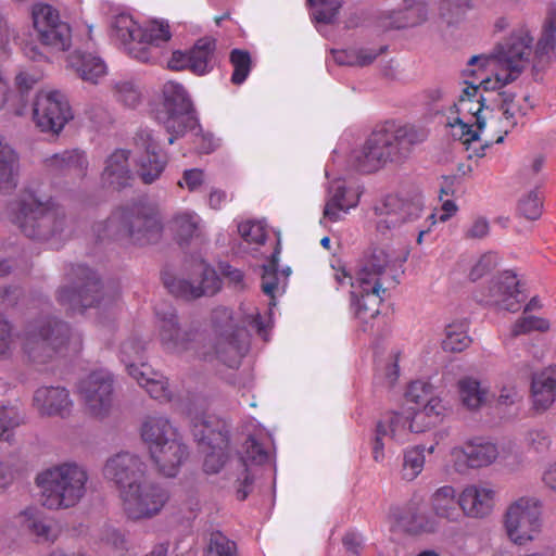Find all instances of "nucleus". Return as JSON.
<instances>
[{"label": "nucleus", "mask_w": 556, "mask_h": 556, "mask_svg": "<svg viewBox=\"0 0 556 556\" xmlns=\"http://www.w3.org/2000/svg\"><path fill=\"white\" fill-rule=\"evenodd\" d=\"M428 136L425 127L396 119L386 121L372 129L361 150L352 153L350 164L364 174L377 172L388 164H402Z\"/></svg>", "instance_id": "obj_1"}, {"label": "nucleus", "mask_w": 556, "mask_h": 556, "mask_svg": "<svg viewBox=\"0 0 556 556\" xmlns=\"http://www.w3.org/2000/svg\"><path fill=\"white\" fill-rule=\"evenodd\" d=\"M8 219L27 238L36 241L62 239L71 227L65 208L24 190L5 208Z\"/></svg>", "instance_id": "obj_2"}, {"label": "nucleus", "mask_w": 556, "mask_h": 556, "mask_svg": "<svg viewBox=\"0 0 556 556\" xmlns=\"http://www.w3.org/2000/svg\"><path fill=\"white\" fill-rule=\"evenodd\" d=\"M99 240L126 238L143 247L160 241L163 224L156 208L148 203L135 202L121 206L111 216L93 226Z\"/></svg>", "instance_id": "obj_3"}, {"label": "nucleus", "mask_w": 556, "mask_h": 556, "mask_svg": "<svg viewBox=\"0 0 556 556\" xmlns=\"http://www.w3.org/2000/svg\"><path fill=\"white\" fill-rule=\"evenodd\" d=\"M87 481V471L70 463L48 468L36 477L40 502L48 509L74 507L85 496Z\"/></svg>", "instance_id": "obj_4"}, {"label": "nucleus", "mask_w": 556, "mask_h": 556, "mask_svg": "<svg viewBox=\"0 0 556 556\" xmlns=\"http://www.w3.org/2000/svg\"><path fill=\"white\" fill-rule=\"evenodd\" d=\"M156 119L164 125L170 135L168 143L173 144L179 137L191 132L202 137V152L210 153L213 150L211 138L202 135V128L195 114L193 104L185 88L174 81H167L163 86L162 110L156 113Z\"/></svg>", "instance_id": "obj_5"}, {"label": "nucleus", "mask_w": 556, "mask_h": 556, "mask_svg": "<svg viewBox=\"0 0 556 556\" xmlns=\"http://www.w3.org/2000/svg\"><path fill=\"white\" fill-rule=\"evenodd\" d=\"M72 336L70 325L52 315L29 320L22 334V351L30 363L46 364L62 350Z\"/></svg>", "instance_id": "obj_6"}, {"label": "nucleus", "mask_w": 556, "mask_h": 556, "mask_svg": "<svg viewBox=\"0 0 556 556\" xmlns=\"http://www.w3.org/2000/svg\"><path fill=\"white\" fill-rule=\"evenodd\" d=\"M71 286H62L56 291L58 303L70 314L84 313L88 307L111 302L103 292V286L96 271L84 265H72L67 273Z\"/></svg>", "instance_id": "obj_7"}, {"label": "nucleus", "mask_w": 556, "mask_h": 556, "mask_svg": "<svg viewBox=\"0 0 556 556\" xmlns=\"http://www.w3.org/2000/svg\"><path fill=\"white\" fill-rule=\"evenodd\" d=\"M389 263V255L378 247L368 249L359 260L355 279L359 289L365 291L363 307L367 308L368 300L377 306L383 301L387 290L399 283L395 276L384 277Z\"/></svg>", "instance_id": "obj_8"}, {"label": "nucleus", "mask_w": 556, "mask_h": 556, "mask_svg": "<svg viewBox=\"0 0 556 556\" xmlns=\"http://www.w3.org/2000/svg\"><path fill=\"white\" fill-rule=\"evenodd\" d=\"M119 496L125 514L134 520L152 518L157 515L169 498L165 488L146 481L144 478L130 489L123 490Z\"/></svg>", "instance_id": "obj_9"}, {"label": "nucleus", "mask_w": 556, "mask_h": 556, "mask_svg": "<svg viewBox=\"0 0 556 556\" xmlns=\"http://www.w3.org/2000/svg\"><path fill=\"white\" fill-rule=\"evenodd\" d=\"M193 278L170 277L164 279V286L169 293L184 300H195L211 296L220 290L222 281L216 270L204 260L197 258L192 267Z\"/></svg>", "instance_id": "obj_10"}, {"label": "nucleus", "mask_w": 556, "mask_h": 556, "mask_svg": "<svg viewBox=\"0 0 556 556\" xmlns=\"http://www.w3.org/2000/svg\"><path fill=\"white\" fill-rule=\"evenodd\" d=\"M508 538L518 545L533 540L541 528V502L535 497H520L505 515Z\"/></svg>", "instance_id": "obj_11"}, {"label": "nucleus", "mask_w": 556, "mask_h": 556, "mask_svg": "<svg viewBox=\"0 0 556 556\" xmlns=\"http://www.w3.org/2000/svg\"><path fill=\"white\" fill-rule=\"evenodd\" d=\"M33 115L37 127L52 135H59L73 118L68 100L60 91L38 93L33 104Z\"/></svg>", "instance_id": "obj_12"}, {"label": "nucleus", "mask_w": 556, "mask_h": 556, "mask_svg": "<svg viewBox=\"0 0 556 556\" xmlns=\"http://www.w3.org/2000/svg\"><path fill=\"white\" fill-rule=\"evenodd\" d=\"M422 210L424 201L420 194L412 197L389 194L375 207L376 214L380 217L377 230L386 233L404 223L413 222L420 217Z\"/></svg>", "instance_id": "obj_13"}, {"label": "nucleus", "mask_w": 556, "mask_h": 556, "mask_svg": "<svg viewBox=\"0 0 556 556\" xmlns=\"http://www.w3.org/2000/svg\"><path fill=\"white\" fill-rule=\"evenodd\" d=\"M532 42L529 33L520 29L496 47L491 58L496 59L505 71L504 83H513L522 73L532 51Z\"/></svg>", "instance_id": "obj_14"}, {"label": "nucleus", "mask_w": 556, "mask_h": 556, "mask_svg": "<svg viewBox=\"0 0 556 556\" xmlns=\"http://www.w3.org/2000/svg\"><path fill=\"white\" fill-rule=\"evenodd\" d=\"M33 23L38 39L43 46L65 51L71 46V27L60 20L59 12L49 4H37L33 9Z\"/></svg>", "instance_id": "obj_15"}, {"label": "nucleus", "mask_w": 556, "mask_h": 556, "mask_svg": "<svg viewBox=\"0 0 556 556\" xmlns=\"http://www.w3.org/2000/svg\"><path fill=\"white\" fill-rule=\"evenodd\" d=\"M79 392L90 415L105 417L113 404V375L103 369L92 371L80 381Z\"/></svg>", "instance_id": "obj_16"}, {"label": "nucleus", "mask_w": 556, "mask_h": 556, "mask_svg": "<svg viewBox=\"0 0 556 556\" xmlns=\"http://www.w3.org/2000/svg\"><path fill=\"white\" fill-rule=\"evenodd\" d=\"M523 299L517 275L505 270L490 281L488 293L479 301L508 312H517Z\"/></svg>", "instance_id": "obj_17"}, {"label": "nucleus", "mask_w": 556, "mask_h": 556, "mask_svg": "<svg viewBox=\"0 0 556 556\" xmlns=\"http://www.w3.org/2000/svg\"><path fill=\"white\" fill-rule=\"evenodd\" d=\"M146 465L134 454L128 452L118 453L110 457L103 468L104 477L113 481L119 490L130 489L144 478Z\"/></svg>", "instance_id": "obj_18"}, {"label": "nucleus", "mask_w": 556, "mask_h": 556, "mask_svg": "<svg viewBox=\"0 0 556 556\" xmlns=\"http://www.w3.org/2000/svg\"><path fill=\"white\" fill-rule=\"evenodd\" d=\"M134 140L137 149L142 150L136 161V173L143 184L150 185L163 173L166 159L161 155L159 144L153 140L150 130L140 129Z\"/></svg>", "instance_id": "obj_19"}, {"label": "nucleus", "mask_w": 556, "mask_h": 556, "mask_svg": "<svg viewBox=\"0 0 556 556\" xmlns=\"http://www.w3.org/2000/svg\"><path fill=\"white\" fill-rule=\"evenodd\" d=\"M156 316L160 319V340L165 350L173 353H180L191 349L198 337L194 329L182 330L178 324L176 312L172 307L166 309L156 308Z\"/></svg>", "instance_id": "obj_20"}, {"label": "nucleus", "mask_w": 556, "mask_h": 556, "mask_svg": "<svg viewBox=\"0 0 556 556\" xmlns=\"http://www.w3.org/2000/svg\"><path fill=\"white\" fill-rule=\"evenodd\" d=\"M45 166L52 177L75 181L87 175L88 159L79 149L65 150L47 157Z\"/></svg>", "instance_id": "obj_21"}, {"label": "nucleus", "mask_w": 556, "mask_h": 556, "mask_svg": "<svg viewBox=\"0 0 556 556\" xmlns=\"http://www.w3.org/2000/svg\"><path fill=\"white\" fill-rule=\"evenodd\" d=\"M150 454L164 476L175 477L178 468L188 457V448L177 432L161 444L153 446Z\"/></svg>", "instance_id": "obj_22"}, {"label": "nucleus", "mask_w": 556, "mask_h": 556, "mask_svg": "<svg viewBox=\"0 0 556 556\" xmlns=\"http://www.w3.org/2000/svg\"><path fill=\"white\" fill-rule=\"evenodd\" d=\"M117 36L126 41L127 38L131 40H143L160 48V43L166 42L170 39L169 27L167 24L152 23L149 27H140L132 18L126 15H121L115 21Z\"/></svg>", "instance_id": "obj_23"}, {"label": "nucleus", "mask_w": 556, "mask_h": 556, "mask_svg": "<svg viewBox=\"0 0 556 556\" xmlns=\"http://www.w3.org/2000/svg\"><path fill=\"white\" fill-rule=\"evenodd\" d=\"M129 151L117 149L105 161L101 175L104 186L121 191L131 187L135 176L129 168Z\"/></svg>", "instance_id": "obj_24"}, {"label": "nucleus", "mask_w": 556, "mask_h": 556, "mask_svg": "<svg viewBox=\"0 0 556 556\" xmlns=\"http://www.w3.org/2000/svg\"><path fill=\"white\" fill-rule=\"evenodd\" d=\"M34 403L42 415L66 417L73 402L68 391L61 387H41L34 394Z\"/></svg>", "instance_id": "obj_25"}, {"label": "nucleus", "mask_w": 556, "mask_h": 556, "mask_svg": "<svg viewBox=\"0 0 556 556\" xmlns=\"http://www.w3.org/2000/svg\"><path fill=\"white\" fill-rule=\"evenodd\" d=\"M428 18V9L424 2L406 0L397 10L390 11L381 17V26L384 28L403 29L415 27L425 23Z\"/></svg>", "instance_id": "obj_26"}, {"label": "nucleus", "mask_w": 556, "mask_h": 556, "mask_svg": "<svg viewBox=\"0 0 556 556\" xmlns=\"http://www.w3.org/2000/svg\"><path fill=\"white\" fill-rule=\"evenodd\" d=\"M531 399L538 413L545 412L556 401V369L553 367L532 374Z\"/></svg>", "instance_id": "obj_27"}, {"label": "nucleus", "mask_w": 556, "mask_h": 556, "mask_svg": "<svg viewBox=\"0 0 556 556\" xmlns=\"http://www.w3.org/2000/svg\"><path fill=\"white\" fill-rule=\"evenodd\" d=\"M191 431L194 440L203 446L228 442L226 425L215 416L202 414L192 419Z\"/></svg>", "instance_id": "obj_28"}, {"label": "nucleus", "mask_w": 556, "mask_h": 556, "mask_svg": "<svg viewBox=\"0 0 556 556\" xmlns=\"http://www.w3.org/2000/svg\"><path fill=\"white\" fill-rule=\"evenodd\" d=\"M457 470L463 467L480 468L493 463L498 451L491 442H469L462 450L455 451Z\"/></svg>", "instance_id": "obj_29"}, {"label": "nucleus", "mask_w": 556, "mask_h": 556, "mask_svg": "<svg viewBox=\"0 0 556 556\" xmlns=\"http://www.w3.org/2000/svg\"><path fill=\"white\" fill-rule=\"evenodd\" d=\"M397 525L404 532L413 535L433 533L438 530V521L418 504H408L397 516Z\"/></svg>", "instance_id": "obj_30"}, {"label": "nucleus", "mask_w": 556, "mask_h": 556, "mask_svg": "<svg viewBox=\"0 0 556 556\" xmlns=\"http://www.w3.org/2000/svg\"><path fill=\"white\" fill-rule=\"evenodd\" d=\"M249 342L245 333L238 332L215 339L214 350L216 357L229 368L240 365L242 357L248 351Z\"/></svg>", "instance_id": "obj_31"}, {"label": "nucleus", "mask_w": 556, "mask_h": 556, "mask_svg": "<svg viewBox=\"0 0 556 556\" xmlns=\"http://www.w3.org/2000/svg\"><path fill=\"white\" fill-rule=\"evenodd\" d=\"M495 492L484 486L470 485L460 494L463 513L470 517L486 516L493 506Z\"/></svg>", "instance_id": "obj_32"}, {"label": "nucleus", "mask_w": 556, "mask_h": 556, "mask_svg": "<svg viewBox=\"0 0 556 556\" xmlns=\"http://www.w3.org/2000/svg\"><path fill=\"white\" fill-rule=\"evenodd\" d=\"M216 40L203 37L195 41L189 50L190 72L202 76L213 71L215 66Z\"/></svg>", "instance_id": "obj_33"}, {"label": "nucleus", "mask_w": 556, "mask_h": 556, "mask_svg": "<svg viewBox=\"0 0 556 556\" xmlns=\"http://www.w3.org/2000/svg\"><path fill=\"white\" fill-rule=\"evenodd\" d=\"M431 508L438 518L456 521L462 516L460 497L456 500L455 490L450 485L438 489L431 496Z\"/></svg>", "instance_id": "obj_34"}, {"label": "nucleus", "mask_w": 556, "mask_h": 556, "mask_svg": "<svg viewBox=\"0 0 556 556\" xmlns=\"http://www.w3.org/2000/svg\"><path fill=\"white\" fill-rule=\"evenodd\" d=\"M18 159L14 150L0 137V193L17 187Z\"/></svg>", "instance_id": "obj_35"}, {"label": "nucleus", "mask_w": 556, "mask_h": 556, "mask_svg": "<svg viewBox=\"0 0 556 556\" xmlns=\"http://www.w3.org/2000/svg\"><path fill=\"white\" fill-rule=\"evenodd\" d=\"M68 61L78 76L85 81L97 84L98 79L106 73L104 62L91 53L77 50L70 55Z\"/></svg>", "instance_id": "obj_36"}, {"label": "nucleus", "mask_w": 556, "mask_h": 556, "mask_svg": "<svg viewBox=\"0 0 556 556\" xmlns=\"http://www.w3.org/2000/svg\"><path fill=\"white\" fill-rule=\"evenodd\" d=\"M23 529L38 543H53L60 534L59 526L53 520L27 511L24 513Z\"/></svg>", "instance_id": "obj_37"}, {"label": "nucleus", "mask_w": 556, "mask_h": 556, "mask_svg": "<svg viewBox=\"0 0 556 556\" xmlns=\"http://www.w3.org/2000/svg\"><path fill=\"white\" fill-rule=\"evenodd\" d=\"M177 433V430L164 417H148L141 427V438L148 444L149 451L156 444Z\"/></svg>", "instance_id": "obj_38"}, {"label": "nucleus", "mask_w": 556, "mask_h": 556, "mask_svg": "<svg viewBox=\"0 0 556 556\" xmlns=\"http://www.w3.org/2000/svg\"><path fill=\"white\" fill-rule=\"evenodd\" d=\"M146 345L144 342L138 338H129L121 345V361L125 364L128 374L131 377H137L141 368L146 367L143 363Z\"/></svg>", "instance_id": "obj_39"}, {"label": "nucleus", "mask_w": 556, "mask_h": 556, "mask_svg": "<svg viewBox=\"0 0 556 556\" xmlns=\"http://www.w3.org/2000/svg\"><path fill=\"white\" fill-rule=\"evenodd\" d=\"M329 192L331 195L325 205L324 216L337 222L340 219V213H346L355 203L346 200V188L339 181L330 186Z\"/></svg>", "instance_id": "obj_40"}, {"label": "nucleus", "mask_w": 556, "mask_h": 556, "mask_svg": "<svg viewBox=\"0 0 556 556\" xmlns=\"http://www.w3.org/2000/svg\"><path fill=\"white\" fill-rule=\"evenodd\" d=\"M458 392L463 405L470 410L478 409L486 401V391L471 377L458 381Z\"/></svg>", "instance_id": "obj_41"}, {"label": "nucleus", "mask_w": 556, "mask_h": 556, "mask_svg": "<svg viewBox=\"0 0 556 556\" xmlns=\"http://www.w3.org/2000/svg\"><path fill=\"white\" fill-rule=\"evenodd\" d=\"M229 62L233 67L231 83L240 86L245 81L252 70L251 54L247 50L232 49L229 53Z\"/></svg>", "instance_id": "obj_42"}, {"label": "nucleus", "mask_w": 556, "mask_h": 556, "mask_svg": "<svg viewBox=\"0 0 556 556\" xmlns=\"http://www.w3.org/2000/svg\"><path fill=\"white\" fill-rule=\"evenodd\" d=\"M174 229L179 241L188 242L200 233V217L192 213L178 214L173 220Z\"/></svg>", "instance_id": "obj_43"}, {"label": "nucleus", "mask_w": 556, "mask_h": 556, "mask_svg": "<svg viewBox=\"0 0 556 556\" xmlns=\"http://www.w3.org/2000/svg\"><path fill=\"white\" fill-rule=\"evenodd\" d=\"M212 326L215 333V339L228 334L243 332L239 328L232 317V312L227 307H217L212 312Z\"/></svg>", "instance_id": "obj_44"}, {"label": "nucleus", "mask_w": 556, "mask_h": 556, "mask_svg": "<svg viewBox=\"0 0 556 556\" xmlns=\"http://www.w3.org/2000/svg\"><path fill=\"white\" fill-rule=\"evenodd\" d=\"M543 202L544 197L539 187H535L519 200L518 212L529 220H536L542 215Z\"/></svg>", "instance_id": "obj_45"}, {"label": "nucleus", "mask_w": 556, "mask_h": 556, "mask_svg": "<svg viewBox=\"0 0 556 556\" xmlns=\"http://www.w3.org/2000/svg\"><path fill=\"white\" fill-rule=\"evenodd\" d=\"M314 8L313 21L323 24H332L342 7L341 0H307Z\"/></svg>", "instance_id": "obj_46"}, {"label": "nucleus", "mask_w": 556, "mask_h": 556, "mask_svg": "<svg viewBox=\"0 0 556 556\" xmlns=\"http://www.w3.org/2000/svg\"><path fill=\"white\" fill-rule=\"evenodd\" d=\"M424 451V447L415 446L404 453L401 471L404 480L412 481L421 472L425 465Z\"/></svg>", "instance_id": "obj_47"}, {"label": "nucleus", "mask_w": 556, "mask_h": 556, "mask_svg": "<svg viewBox=\"0 0 556 556\" xmlns=\"http://www.w3.org/2000/svg\"><path fill=\"white\" fill-rule=\"evenodd\" d=\"M279 248H276L275 252L271 254L270 258L268 260L267 264H264L262 266V291L270 296L274 298L275 292L278 288V262H279Z\"/></svg>", "instance_id": "obj_48"}, {"label": "nucleus", "mask_w": 556, "mask_h": 556, "mask_svg": "<svg viewBox=\"0 0 556 556\" xmlns=\"http://www.w3.org/2000/svg\"><path fill=\"white\" fill-rule=\"evenodd\" d=\"M125 43H128V52L129 54L142 63H156L160 58V48L148 43L143 40H131L128 39L124 41Z\"/></svg>", "instance_id": "obj_49"}, {"label": "nucleus", "mask_w": 556, "mask_h": 556, "mask_svg": "<svg viewBox=\"0 0 556 556\" xmlns=\"http://www.w3.org/2000/svg\"><path fill=\"white\" fill-rule=\"evenodd\" d=\"M207 450H203L205 453V458L203 463V469L206 473H217L224 467L228 459V455L226 450L228 447V442L224 444H215L205 446Z\"/></svg>", "instance_id": "obj_50"}, {"label": "nucleus", "mask_w": 556, "mask_h": 556, "mask_svg": "<svg viewBox=\"0 0 556 556\" xmlns=\"http://www.w3.org/2000/svg\"><path fill=\"white\" fill-rule=\"evenodd\" d=\"M240 459L243 468H249V463L254 465L266 463L268 460V453L254 437L250 435L243 444V454Z\"/></svg>", "instance_id": "obj_51"}, {"label": "nucleus", "mask_w": 556, "mask_h": 556, "mask_svg": "<svg viewBox=\"0 0 556 556\" xmlns=\"http://www.w3.org/2000/svg\"><path fill=\"white\" fill-rule=\"evenodd\" d=\"M114 96L117 101L129 108H135L141 99L138 86L131 80H119L113 86Z\"/></svg>", "instance_id": "obj_52"}, {"label": "nucleus", "mask_w": 556, "mask_h": 556, "mask_svg": "<svg viewBox=\"0 0 556 556\" xmlns=\"http://www.w3.org/2000/svg\"><path fill=\"white\" fill-rule=\"evenodd\" d=\"M206 556H237V545L222 532L211 534Z\"/></svg>", "instance_id": "obj_53"}, {"label": "nucleus", "mask_w": 556, "mask_h": 556, "mask_svg": "<svg viewBox=\"0 0 556 556\" xmlns=\"http://www.w3.org/2000/svg\"><path fill=\"white\" fill-rule=\"evenodd\" d=\"M137 382L146 389L149 395L155 400H168L169 390L167 382L163 379H154L147 377V374L140 370L137 377H134Z\"/></svg>", "instance_id": "obj_54"}, {"label": "nucleus", "mask_w": 556, "mask_h": 556, "mask_svg": "<svg viewBox=\"0 0 556 556\" xmlns=\"http://www.w3.org/2000/svg\"><path fill=\"white\" fill-rule=\"evenodd\" d=\"M448 126L452 128V137L463 141L464 144L469 146L472 141H477L480 138L479 129L473 130L469 123H465L459 117L450 122Z\"/></svg>", "instance_id": "obj_55"}, {"label": "nucleus", "mask_w": 556, "mask_h": 556, "mask_svg": "<svg viewBox=\"0 0 556 556\" xmlns=\"http://www.w3.org/2000/svg\"><path fill=\"white\" fill-rule=\"evenodd\" d=\"M548 320L536 316H527L518 319L517 323L514 325L513 336L517 337L520 334L528 333L532 330L544 332L548 330Z\"/></svg>", "instance_id": "obj_56"}, {"label": "nucleus", "mask_w": 556, "mask_h": 556, "mask_svg": "<svg viewBox=\"0 0 556 556\" xmlns=\"http://www.w3.org/2000/svg\"><path fill=\"white\" fill-rule=\"evenodd\" d=\"M431 395H433V387L429 382L421 380L412 382L405 392L407 402L417 405L424 404Z\"/></svg>", "instance_id": "obj_57"}, {"label": "nucleus", "mask_w": 556, "mask_h": 556, "mask_svg": "<svg viewBox=\"0 0 556 556\" xmlns=\"http://www.w3.org/2000/svg\"><path fill=\"white\" fill-rule=\"evenodd\" d=\"M470 342V338L465 332H456L453 330L452 326H448L442 346L448 352H462Z\"/></svg>", "instance_id": "obj_58"}, {"label": "nucleus", "mask_w": 556, "mask_h": 556, "mask_svg": "<svg viewBox=\"0 0 556 556\" xmlns=\"http://www.w3.org/2000/svg\"><path fill=\"white\" fill-rule=\"evenodd\" d=\"M422 405L424 407L419 410L429 419L428 425H438L442 421L445 406L439 397L431 395Z\"/></svg>", "instance_id": "obj_59"}, {"label": "nucleus", "mask_w": 556, "mask_h": 556, "mask_svg": "<svg viewBox=\"0 0 556 556\" xmlns=\"http://www.w3.org/2000/svg\"><path fill=\"white\" fill-rule=\"evenodd\" d=\"M496 254L492 252L483 254L471 268L469 273V279L471 281H477L478 279L482 278L485 274L490 273L496 266Z\"/></svg>", "instance_id": "obj_60"}, {"label": "nucleus", "mask_w": 556, "mask_h": 556, "mask_svg": "<svg viewBox=\"0 0 556 556\" xmlns=\"http://www.w3.org/2000/svg\"><path fill=\"white\" fill-rule=\"evenodd\" d=\"M236 497L244 501L253 490L254 473L249 468H243L236 481Z\"/></svg>", "instance_id": "obj_61"}, {"label": "nucleus", "mask_w": 556, "mask_h": 556, "mask_svg": "<svg viewBox=\"0 0 556 556\" xmlns=\"http://www.w3.org/2000/svg\"><path fill=\"white\" fill-rule=\"evenodd\" d=\"M18 426L16 413L2 406L0 409V438L8 441L10 438L9 429Z\"/></svg>", "instance_id": "obj_62"}, {"label": "nucleus", "mask_w": 556, "mask_h": 556, "mask_svg": "<svg viewBox=\"0 0 556 556\" xmlns=\"http://www.w3.org/2000/svg\"><path fill=\"white\" fill-rule=\"evenodd\" d=\"M342 544L349 556H361L364 541L359 533L350 531L342 538Z\"/></svg>", "instance_id": "obj_63"}, {"label": "nucleus", "mask_w": 556, "mask_h": 556, "mask_svg": "<svg viewBox=\"0 0 556 556\" xmlns=\"http://www.w3.org/2000/svg\"><path fill=\"white\" fill-rule=\"evenodd\" d=\"M239 232L247 242L263 243L264 232L260 225L254 223H243L238 227Z\"/></svg>", "instance_id": "obj_64"}]
</instances>
